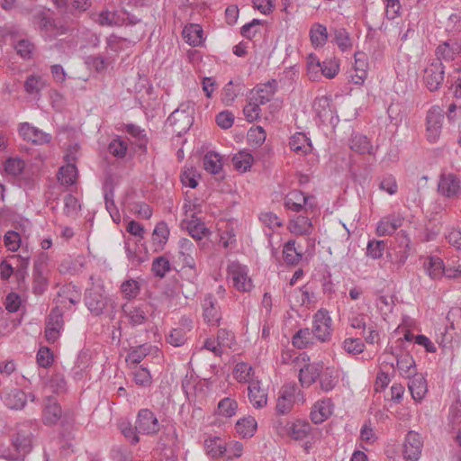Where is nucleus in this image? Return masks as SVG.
<instances>
[{"instance_id":"1","label":"nucleus","mask_w":461,"mask_h":461,"mask_svg":"<svg viewBox=\"0 0 461 461\" xmlns=\"http://www.w3.org/2000/svg\"><path fill=\"white\" fill-rule=\"evenodd\" d=\"M227 276L232 286L239 292L248 293L253 288V283L249 276L247 266L239 262H230L227 267Z\"/></svg>"},{"instance_id":"2","label":"nucleus","mask_w":461,"mask_h":461,"mask_svg":"<svg viewBox=\"0 0 461 461\" xmlns=\"http://www.w3.org/2000/svg\"><path fill=\"white\" fill-rule=\"evenodd\" d=\"M312 425L304 420L287 421L285 425L279 423L276 427L277 433L282 437H288L291 439L304 440L312 431Z\"/></svg>"},{"instance_id":"3","label":"nucleus","mask_w":461,"mask_h":461,"mask_svg":"<svg viewBox=\"0 0 461 461\" xmlns=\"http://www.w3.org/2000/svg\"><path fill=\"white\" fill-rule=\"evenodd\" d=\"M444 120L443 110L439 106H432L426 116V139L436 143L440 137Z\"/></svg>"},{"instance_id":"4","label":"nucleus","mask_w":461,"mask_h":461,"mask_svg":"<svg viewBox=\"0 0 461 461\" xmlns=\"http://www.w3.org/2000/svg\"><path fill=\"white\" fill-rule=\"evenodd\" d=\"M136 429L144 435H155L160 429V424L156 415L149 409H141L136 419Z\"/></svg>"},{"instance_id":"5","label":"nucleus","mask_w":461,"mask_h":461,"mask_svg":"<svg viewBox=\"0 0 461 461\" xmlns=\"http://www.w3.org/2000/svg\"><path fill=\"white\" fill-rule=\"evenodd\" d=\"M445 66L433 60L424 70V81L429 91H437L444 81Z\"/></svg>"},{"instance_id":"6","label":"nucleus","mask_w":461,"mask_h":461,"mask_svg":"<svg viewBox=\"0 0 461 461\" xmlns=\"http://www.w3.org/2000/svg\"><path fill=\"white\" fill-rule=\"evenodd\" d=\"M312 333L320 341L324 342L330 339L331 318L328 311L321 309L314 314Z\"/></svg>"},{"instance_id":"7","label":"nucleus","mask_w":461,"mask_h":461,"mask_svg":"<svg viewBox=\"0 0 461 461\" xmlns=\"http://www.w3.org/2000/svg\"><path fill=\"white\" fill-rule=\"evenodd\" d=\"M21 138L35 145H43L50 142L51 136L29 122H22L18 126Z\"/></svg>"},{"instance_id":"8","label":"nucleus","mask_w":461,"mask_h":461,"mask_svg":"<svg viewBox=\"0 0 461 461\" xmlns=\"http://www.w3.org/2000/svg\"><path fill=\"white\" fill-rule=\"evenodd\" d=\"M423 447V442L419 433L409 431L403 443V457L406 461H418Z\"/></svg>"},{"instance_id":"9","label":"nucleus","mask_w":461,"mask_h":461,"mask_svg":"<svg viewBox=\"0 0 461 461\" xmlns=\"http://www.w3.org/2000/svg\"><path fill=\"white\" fill-rule=\"evenodd\" d=\"M438 193L447 198H455L461 194V181L454 174H442L438 184Z\"/></svg>"},{"instance_id":"10","label":"nucleus","mask_w":461,"mask_h":461,"mask_svg":"<svg viewBox=\"0 0 461 461\" xmlns=\"http://www.w3.org/2000/svg\"><path fill=\"white\" fill-rule=\"evenodd\" d=\"M461 52V42L455 39L441 41L435 50L436 59L441 63L453 61Z\"/></svg>"},{"instance_id":"11","label":"nucleus","mask_w":461,"mask_h":461,"mask_svg":"<svg viewBox=\"0 0 461 461\" xmlns=\"http://www.w3.org/2000/svg\"><path fill=\"white\" fill-rule=\"evenodd\" d=\"M148 305L145 303L123 304L122 307V315L127 319L131 327H137L144 324L148 320Z\"/></svg>"},{"instance_id":"12","label":"nucleus","mask_w":461,"mask_h":461,"mask_svg":"<svg viewBox=\"0 0 461 461\" xmlns=\"http://www.w3.org/2000/svg\"><path fill=\"white\" fill-rule=\"evenodd\" d=\"M63 326V316L59 307L51 310L45 328V337L50 343H54L59 337Z\"/></svg>"},{"instance_id":"13","label":"nucleus","mask_w":461,"mask_h":461,"mask_svg":"<svg viewBox=\"0 0 461 461\" xmlns=\"http://www.w3.org/2000/svg\"><path fill=\"white\" fill-rule=\"evenodd\" d=\"M38 26L41 34L50 39L60 36L68 31V28L60 22L44 15L40 17Z\"/></svg>"},{"instance_id":"14","label":"nucleus","mask_w":461,"mask_h":461,"mask_svg":"<svg viewBox=\"0 0 461 461\" xmlns=\"http://www.w3.org/2000/svg\"><path fill=\"white\" fill-rule=\"evenodd\" d=\"M285 207L295 212H301L303 208L311 209L313 205L310 203V197L305 195L300 190H293L289 192L285 197Z\"/></svg>"},{"instance_id":"15","label":"nucleus","mask_w":461,"mask_h":461,"mask_svg":"<svg viewBox=\"0 0 461 461\" xmlns=\"http://www.w3.org/2000/svg\"><path fill=\"white\" fill-rule=\"evenodd\" d=\"M203 318L212 326H217L221 319V313L217 300L212 294H206L202 303Z\"/></svg>"},{"instance_id":"16","label":"nucleus","mask_w":461,"mask_h":461,"mask_svg":"<svg viewBox=\"0 0 461 461\" xmlns=\"http://www.w3.org/2000/svg\"><path fill=\"white\" fill-rule=\"evenodd\" d=\"M85 303L87 309L97 316L104 312L108 303V298L100 291L90 289L86 294Z\"/></svg>"},{"instance_id":"17","label":"nucleus","mask_w":461,"mask_h":461,"mask_svg":"<svg viewBox=\"0 0 461 461\" xmlns=\"http://www.w3.org/2000/svg\"><path fill=\"white\" fill-rule=\"evenodd\" d=\"M296 391L297 387L295 384H287L282 388L276 407L279 414H286L292 410Z\"/></svg>"},{"instance_id":"18","label":"nucleus","mask_w":461,"mask_h":461,"mask_svg":"<svg viewBox=\"0 0 461 461\" xmlns=\"http://www.w3.org/2000/svg\"><path fill=\"white\" fill-rule=\"evenodd\" d=\"M194 117L181 113H171L167 119V124L172 128V131L177 136L185 133L193 125Z\"/></svg>"},{"instance_id":"19","label":"nucleus","mask_w":461,"mask_h":461,"mask_svg":"<svg viewBox=\"0 0 461 461\" xmlns=\"http://www.w3.org/2000/svg\"><path fill=\"white\" fill-rule=\"evenodd\" d=\"M323 369L321 362L306 364L300 369L299 382L303 387H309L321 376Z\"/></svg>"},{"instance_id":"20","label":"nucleus","mask_w":461,"mask_h":461,"mask_svg":"<svg viewBox=\"0 0 461 461\" xmlns=\"http://www.w3.org/2000/svg\"><path fill=\"white\" fill-rule=\"evenodd\" d=\"M403 218L400 214L392 213L383 217L377 223L376 234L387 236L393 234L402 225Z\"/></svg>"},{"instance_id":"21","label":"nucleus","mask_w":461,"mask_h":461,"mask_svg":"<svg viewBox=\"0 0 461 461\" xmlns=\"http://www.w3.org/2000/svg\"><path fill=\"white\" fill-rule=\"evenodd\" d=\"M277 89L276 79L267 81L264 85L258 86L253 91L251 99L259 104H265L271 100Z\"/></svg>"},{"instance_id":"22","label":"nucleus","mask_w":461,"mask_h":461,"mask_svg":"<svg viewBox=\"0 0 461 461\" xmlns=\"http://www.w3.org/2000/svg\"><path fill=\"white\" fill-rule=\"evenodd\" d=\"M62 416V410L57 400L49 396L45 400L43 409V422L47 425H55Z\"/></svg>"},{"instance_id":"23","label":"nucleus","mask_w":461,"mask_h":461,"mask_svg":"<svg viewBox=\"0 0 461 461\" xmlns=\"http://www.w3.org/2000/svg\"><path fill=\"white\" fill-rule=\"evenodd\" d=\"M181 227L183 229H186L191 237L196 240H201L210 233L209 230L205 227V224L193 214L192 219L182 220Z\"/></svg>"},{"instance_id":"24","label":"nucleus","mask_w":461,"mask_h":461,"mask_svg":"<svg viewBox=\"0 0 461 461\" xmlns=\"http://www.w3.org/2000/svg\"><path fill=\"white\" fill-rule=\"evenodd\" d=\"M68 164L59 168L58 179L61 185L69 186L72 185L77 177V169L75 164L71 163L76 158L72 155L68 154L66 156Z\"/></svg>"},{"instance_id":"25","label":"nucleus","mask_w":461,"mask_h":461,"mask_svg":"<svg viewBox=\"0 0 461 461\" xmlns=\"http://www.w3.org/2000/svg\"><path fill=\"white\" fill-rule=\"evenodd\" d=\"M26 394L18 388H13L3 395V402L6 407L12 410H22L26 403Z\"/></svg>"},{"instance_id":"26","label":"nucleus","mask_w":461,"mask_h":461,"mask_svg":"<svg viewBox=\"0 0 461 461\" xmlns=\"http://www.w3.org/2000/svg\"><path fill=\"white\" fill-rule=\"evenodd\" d=\"M350 149L358 154L374 155L375 153V147L371 144L368 138L365 135L355 133L349 140Z\"/></svg>"},{"instance_id":"27","label":"nucleus","mask_w":461,"mask_h":461,"mask_svg":"<svg viewBox=\"0 0 461 461\" xmlns=\"http://www.w3.org/2000/svg\"><path fill=\"white\" fill-rule=\"evenodd\" d=\"M206 455L212 459L222 457L227 452V445L220 437H212L204 440Z\"/></svg>"},{"instance_id":"28","label":"nucleus","mask_w":461,"mask_h":461,"mask_svg":"<svg viewBox=\"0 0 461 461\" xmlns=\"http://www.w3.org/2000/svg\"><path fill=\"white\" fill-rule=\"evenodd\" d=\"M249 399L255 408H262L267 405V394L260 386L259 381H252L248 387Z\"/></svg>"},{"instance_id":"29","label":"nucleus","mask_w":461,"mask_h":461,"mask_svg":"<svg viewBox=\"0 0 461 461\" xmlns=\"http://www.w3.org/2000/svg\"><path fill=\"white\" fill-rule=\"evenodd\" d=\"M408 387L412 398L416 402H420L428 392L427 381L421 375H414L409 378Z\"/></svg>"},{"instance_id":"30","label":"nucleus","mask_w":461,"mask_h":461,"mask_svg":"<svg viewBox=\"0 0 461 461\" xmlns=\"http://www.w3.org/2000/svg\"><path fill=\"white\" fill-rule=\"evenodd\" d=\"M332 413L331 403L330 400L317 402L311 411L312 421L320 424L326 420Z\"/></svg>"},{"instance_id":"31","label":"nucleus","mask_w":461,"mask_h":461,"mask_svg":"<svg viewBox=\"0 0 461 461\" xmlns=\"http://www.w3.org/2000/svg\"><path fill=\"white\" fill-rule=\"evenodd\" d=\"M48 287V279L45 276L44 264L36 262L33 267L32 291L35 294H41Z\"/></svg>"},{"instance_id":"32","label":"nucleus","mask_w":461,"mask_h":461,"mask_svg":"<svg viewBox=\"0 0 461 461\" xmlns=\"http://www.w3.org/2000/svg\"><path fill=\"white\" fill-rule=\"evenodd\" d=\"M169 229L165 221L158 222L152 232V244L155 251H159L164 249V246L168 240Z\"/></svg>"},{"instance_id":"33","label":"nucleus","mask_w":461,"mask_h":461,"mask_svg":"<svg viewBox=\"0 0 461 461\" xmlns=\"http://www.w3.org/2000/svg\"><path fill=\"white\" fill-rule=\"evenodd\" d=\"M290 148L298 155H306L312 150L310 140L303 132L294 134L289 141Z\"/></svg>"},{"instance_id":"34","label":"nucleus","mask_w":461,"mask_h":461,"mask_svg":"<svg viewBox=\"0 0 461 461\" xmlns=\"http://www.w3.org/2000/svg\"><path fill=\"white\" fill-rule=\"evenodd\" d=\"M288 229L295 235H310L313 228L308 217L300 215L290 221Z\"/></svg>"},{"instance_id":"35","label":"nucleus","mask_w":461,"mask_h":461,"mask_svg":"<svg viewBox=\"0 0 461 461\" xmlns=\"http://www.w3.org/2000/svg\"><path fill=\"white\" fill-rule=\"evenodd\" d=\"M183 37L189 45L199 46L203 41V28L199 24L190 23L185 26Z\"/></svg>"},{"instance_id":"36","label":"nucleus","mask_w":461,"mask_h":461,"mask_svg":"<svg viewBox=\"0 0 461 461\" xmlns=\"http://www.w3.org/2000/svg\"><path fill=\"white\" fill-rule=\"evenodd\" d=\"M320 378V386L322 391L330 392L335 388L339 383V371L332 367L322 369Z\"/></svg>"},{"instance_id":"37","label":"nucleus","mask_w":461,"mask_h":461,"mask_svg":"<svg viewBox=\"0 0 461 461\" xmlns=\"http://www.w3.org/2000/svg\"><path fill=\"white\" fill-rule=\"evenodd\" d=\"M396 366L400 375L406 378H411L417 374L415 361L409 354H403L398 357Z\"/></svg>"},{"instance_id":"38","label":"nucleus","mask_w":461,"mask_h":461,"mask_svg":"<svg viewBox=\"0 0 461 461\" xmlns=\"http://www.w3.org/2000/svg\"><path fill=\"white\" fill-rule=\"evenodd\" d=\"M80 292L74 285H67L59 293V302L64 307H67L68 303L76 305L80 302Z\"/></svg>"},{"instance_id":"39","label":"nucleus","mask_w":461,"mask_h":461,"mask_svg":"<svg viewBox=\"0 0 461 461\" xmlns=\"http://www.w3.org/2000/svg\"><path fill=\"white\" fill-rule=\"evenodd\" d=\"M203 164V168L212 175L219 174L222 168L221 157L213 151H209L204 155Z\"/></svg>"},{"instance_id":"40","label":"nucleus","mask_w":461,"mask_h":461,"mask_svg":"<svg viewBox=\"0 0 461 461\" xmlns=\"http://www.w3.org/2000/svg\"><path fill=\"white\" fill-rule=\"evenodd\" d=\"M125 20V14H121L118 12L104 10L100 13L97 21L101 25L113 26L122 25Z\"/></svg>"},{"instance_id":"41","label":"nucleus","mask_w":461,"mask_h":461,"mask_svg":"<svg viewBox=\"0 0 461 461\" xmlns=\"http://www.w3.org/2000/svg\"><path fill=\"white\" fill-rule=\"evenodd\" d=\"M444 263L438 257H430L425 262V270L432 279H438L444 275Z\"/></svg>"},{"instance_id":"42","label":"nucleus","mask_w":461,"mask_h":461,"mask_svg":"<svg viewBox=\"0 0 461 461\" xmlns=\"http://www.w3.org/2000/svg\"><path fill=\"white\" fill-rule=\"evenodd\" d=\"M254 375L252 366L245 362L236 364L233 370L234 378L240 383H249L254 381L252 376Z\"/></svg>"},{"instance_id":"43","label":"nucleus","mask_w":461,"mask_h":461,"mask_svg":"<svg viewBox=\"0 0 461 461\" xmlns=\"http://www.w3.org/2000/svg\"><path fill=\"white\" fill-rule=\"evenodd\" d=\"M310 39L315 48L322 47L328 40V31L326 26L317 23L310 30Z\"/></svg>"},{"instance_id":"44","label":"nucleus","mask_w":461,"mask_h":461,"mask_svg":"<svg viewBox=\"0 0 461 461\" xmlns=\"http://www.w3.org/2000/svg\"><path fill=\"white\" fill-rule=\"evenodd\" d=\"M236 431L243 438L253 436L257 429V421L253 417H246L239 420L236 423Z\"/></svg>"},{"instance_id":"45","label":"nucleus","mask_w":461,"mask_h":461,"mask_svg":"<svg viewBox=\"0 0 461 461\" xmlns=\"http://www.w3.org/2000/svg\"><path fill=\"white\" fill-rule=\"evenodd\" d=\"M45 86L46 81L37 75H30L24 82V90L29 95H38Z\"/></svg>"},{"instance_id":"46","label":"nucleus","mask_w":461,"mask_h":461,"mask_svg":"<svg viewBox=\"0 0 461 461\" xmlns=\"http://www.w3.org/2000/svg\"><path fill=\"white\" fill-rule=\"evenodd\" d=\"M150 350L151 346L147 344L133 347L130 349V352L126 357V362H130L135 365L139 364L150 353Z\"/></svg>"},{"instance_id":"47","label":"nucleus","mask_w":461,"mask_h":461,"mask_svg":"<svg viewBox=\"0 0 461 461\" xmlns=\"http://www.w3.org/2000/svg\"><path fill=\"white\" fill-rule=\"evenodd\" d=\"M14 448L24 456L32 449V434L18 432L13 441Z\"/></svg>"},{"instance_id":"48","label":"nucleus","mask_w":461,"mask_h":461,"mask_svg":"<svg viewBox=\"0 0 461 461\" xmlns=\"http://www.w3.org/2000/svg\"><path fill=\"white\" fill-rule=\"evenodd\" d=\"M285 261L289 265L297 264L303 257V254L297 251L295 248V241L294 240H288L283 249Z\"/></svg>"},{"instance_id":"49","label":"nucleus","mask_w":461,"mask_h":461,"mask_svg":"<svg viewBox=\"0 0 461 461\" xmlns=\"http://www.w3.org/2000/svg\"><path fill=\"white\" fill-rule=\"evenodd\" d=\"M333 34V41L341 51H347L352 48L349 34L344 28L335 29Z\"/></svg>"},{"instance_id":"50","label":"nucleus","mask_w":461,"mask_h":461,"mask_svg":"<svg viewBox=\"0 0 461 461\" xmlns=\"http://www.w3.org/2000/svg\"><path fill=\"white\" fill-rule=\"evenodd\" d=\"M124 248L127 258L132 267H137L146 261V257L140 255V251L136 244L131 248L130 242L125 241Z\"/></svg>"},{"instance_id":"51","label":"nucleus","mask_w":461,"mask_h":461,"mask_svg":"<svg viewBox=\"0 0 461 461\" xmlns=\"http://www.w3.org/2000/svg\"><path fill=\"white\" fill-rule=\"evenodd\" d=\"M169 270L170 263L166 257L160 256L153 260L151 271L155 276L162 278Z\"/></svg>"},{"instance_id":"52","label":"nucleus","mask_w":461,"mask_h":461,"mask_svg":"<svg viewBox=\"0 0 461 461\" xmlns=\"http://www.w3.org/2000/svg\"><path fill=\"white\" fill-rule=\"evenodd\" d=\"M232 162L237 170L246 172L252 165L253 157L249 153L240 152L233 157Z\"/></svg>"},{"instance_id":"53","label":"nucleus","mask_w":461,"mask_h":461,"mask_svg":"<svg viewBox=\"0 0 461 461\" xmlns=\"http://www.w3.org/2000/svg\"><path fill=\"white\" fill-rule=\"evenodd\" d=\"M237 408V402L228 397L221 400L218 403L219 414L228 418L235 415Z\"/></svg>"},{"instance_id":"54","label":"nucleus","mask_w":461,"mask_h":461,"mask_svg":"<svg viewBox=\"0 0 461 461\" xmlns=\"http://www.w3.org/2000/svg\"><path fill=\"white\" fill-rule=\"evenodd\" d=\"M321 62L313 54L309 55L307 59V75L312 81H316L321 77Z\"/></svg>"},{"instance_id":"55","label":"nucleus","mask_w":461,"mask_h":461,"mask_svg":"<svg viewBox=\"0 0 461 461\" xmlns=\"http://www.w3.org/2000/svg\"><path fill=\"white\" fill-rule=\"evenodd\" d=\"M119 428L123 436L133 445L140 441V438L137 434L138 430L136 425L133 427L128 420H121Z\"/></svg>"},{"instance_id":"56","label":"nucleus","mask_w":461,"mask_h":461,"mask_svg":"<svg viewBox=\"0 0 461 461\" xmlns=\"http://www.w3.org/2000/svg\"><path fill=\"white\" fill-rule=\"evenodd\" d=\"M339 71V60L336 59H325L321 62V75L327 78H333Z\"/></svg>"},{"instance_id":"57","label":"nucleus","mask_w":461,"mask_h":461,"mask_svg":"<svg viewBox=\"0 0 461 461\" xmlns=\"http://www.w3.org/2000/svg\"><path fill=\"white\" fill-rule=\"evenodd\" d=\"M140 285L136 280L129 279L124 281L121 285V291L126 299H133L140 294Z\"/></svg>"},{"instance_id":"58","label":"nucleus","mask_w":461,"mask_h":461,"mask_svg":"<svg viewBox=\"0 0 461 461\" xmlns=\"http://www.w3.org/2000/svg\"><path fill=\"white\" fill-rule=\"evenodd\" d=\"M312 331L309 329L299 330L293 337V345L298 348H303L311 343Z\"/></svg>"},{"instance_id":"59","label":"nucleus","mask_w":461,"mask_h":461,"mask_svg":"<svg viewBox=\"0 0 461 461\" xmlns=\"http://www.w3.org/2000/svg\"><path fill=\"white\" fill-rule=\"evenodd\" d=\"M186 339V331L183 328L173 329L167 337V343L174 347L183 346Z\"/></svg>"},{"instance_id":"60","label":"nucleus","mask_w":461,"mask_h":461,"mask_svg":"<svg viewBox=\"0 0 461 461\" xmlns=\"http://www.w3.org/2000/svg\"><path fill=\"white\" fill-rule=\"evenodd\" d=\"M384 249V241L370 240L366 247V256L373 259H378L383 256Z\"/></svg>"},{"instance_id":"61","label":"nucleus","mask_w":461,"mask_h":461,"mask_svg":"<svg viewBox=\"0 0 461 461\" xmlns=\"http://www.w3.org/2000/svg\"><path fill=\"white\" fill-rule=\"evenodd\" d=\"M267 138V133L265 130L260 127L257 126L254 128H251L248 132V140L249 142L256 147L260 146L264 143Z\"/></svg>"},{"instance_id":"62","label":"nucleus","mask_w":461,"mask_h":461,"mask_svg":"<svg viewBox=\"0 0 461 461\" xmlns=\"http://www.w3.org/2000/svg\"><path fill=\"white\" fill-rule=\"evenodd\" d=\"M46 385L55 393H63L67 388V383L64 375L59 373L54 374L50 378Z\"/></svg>"},{"instance_id":"63","label":"nucleus","mask_w":461,"mask_h":461,"mask_svg":"<svg viewBox=\"0 0 461 461\" xmlns=\"http://www.w3.org/2000/svg\"><path fill=\"white\" fill-rule=\"evenodd\" d=\"M14 49L23 59H29L32 58L34 45L29 40L23 39L14 44Z\"/></svg>"},{"instance_id":"64","label":"nucleus","mask_w":461,"mask_h":461,"mask_svg":"<svg viewBox=\"0 0 461 461\" xmlns=\"http://www.w3.org/2000/svg\"><path fill=\"white\" fill-rule=\"evenodd\" d=\"M25 167V162L19 158H8L5 162V171L13 176H19Z\"/></svg>"}]
</instances>
